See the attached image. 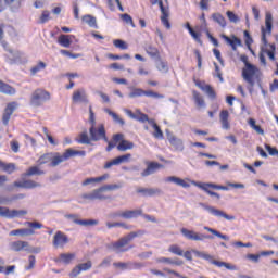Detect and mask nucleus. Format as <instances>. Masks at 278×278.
Instances as JSON below:
<instances>
[{"mask_svg": "<svg viewBox=\"0 0 278 278\" xmlns=\"http://www.w3.org/2000/svg\"><path fill=\"white\" fill-rule=\"evenodd\" d=\"M76 155L86 157V151L73 150V148H68L63 154H60V152L45 153L37 160V164L38 166H42L45 164H49L50 162L49 166L51 168H55V166H60L62 162H67V160H71V157H76Z\"/></svg>", "mask_w": 278, "mask_h": 278, "instance_id": "obj_1", "label": "nucleus"}, {"mask_svg": "<svg viewBox=\"0 0 278 278\" xmlns=\"http://www.w3.org/2000/svg\"><path fill=\"white\" fill-rule=\"evenodd\" d=\"M146 233H147V231H144V230L132 231V232L128 233L127 236L121 238L118 241L113 242L111 244V248L113 249V251H116L117 253H125V252L129 251V249H134V245L127 247V244H129L131 242V240H134V238L144 236Z\"/></svg>", "mask_w": 278, "mask_h": 278, "instance_id": "obj_2", "label": "nucleus"}, {"mask_svg": "<svg viewBox=\"0 0 278 278\" xmlns=\"http://www.w3.org/2000/svg\"><path fill=\"white\" fill-rule=\"evenodd\" d=\"M115 147L117 151L125 152L134 149V142L125 140V135L123 134H115L112 141L108 142L106 151H111Z\"/></svg>", "mask_w": 278, "mask_h": 278, "instance_id": "obj_3", "label": "nucleus"}, {"mask_svg": "<svg viewBox=\"0 0 278 278\" xmlns=\"http://www.w3.org/2000/svg\"><path fill=\"white\" fill-rule=\"evenodd\" d=\"M117 188L118 185H105L93 190L91 193H84L81 195V199H84L85 201H105L110 199L109 195H105V192H108L109 190H116Z\"/></svg>", "mask_w": 278, "mask_h": 278, "instance_id": "obj_4", "label": "nucleus"}, {"mask_svg": "<svg viewBox=\"0 0 278 278\" xmlns=\"http://www.w3.org/2000/svg\"><path fill=\"white\" fill-rule=\"evenodd\" d=\"M241 62L245 64V67L242 70V77L247 84H249L250 88H253L255 86V76L257 75L258 71L255 65L249 63V56L242 55Z\"/></svg>", "mask_w": 278, "mask_h": 278, "instance_id": "obj_5", "label": "nucleus"}, {"mask_svg": "<svg viewBox=\"0 0 278 278\" xmlns=\"http://www.w3.org/2000/svg\"><path fill=\"white\" fill-rule=\"evenodd\" d=\"M47 101H51V92L37 88L30 94L29 104L31 108H42Z\"/></svg>", "mask_w": 278, "mask_h": 278, "instance_id": "obj_6", "label": "nucleus"}, {"mask_svg": "<svg viewBox=\"0 0 278 278\" xmlns=\"http://www.w3.org/2000/svg\"><path fill=\"white\" fill-rule=\"evenodd\" d=\"M24 225L29 228H20L15 230H11L9 236H21V238H25L27 236H34L36 233V229H42V223L39 222H25Z\"/></svg>", "mask_w": 278, "mask_h": 278, "instance_id": "obj_7", "label": "nucleus"}, {"mask_svg": "<svg viewBox=\"0 0 278 278\" xmlns=\"http://www.w3.org/2000/svg\"><path fill=\"white\" fill-rule=\"evenodd\" d=\"M192 186H195L197 188H200V190H203L204 192H207L210 197H215L216 199H220V194L211 191L212 190H229V187L223 186V185H216L212 182H197L194 180L191 181Z\"/></svg>", "mask_w": 278, "mask_h": 278, "instance_id": "obj_8", "label": "nucleus"}, {"mask_svg": "<svg viewBox=\"0 0 278 278\" xmlns=\"http://www.w3.org/2000/svg\"><path fill=\"white\" fill-rule=\"evenodd\" d=\"M261 34H262V42L265 47H268V39L266 36H271L273 34V13L267 12L265 14V26L261 27Z\"/></svg>", "mask_w": 278, "mask_h": 278, "instance_id": "obj_9", "label": "nucleus"}, {"mask_svg": "<svg viewBox=\"0 0 278 278\" xmlns=\"http://www.w3.org/2000/svg\"><path fill=\"white\" fill-rule=\"evenodd\" d=\"M180 232L184 236V238H186L187 240H191L193 242H203V240H210L212 238V236L210 235H203L201 232H197L194 230H190L187 228H181Z\"/></svg>", "mask_w": 278, "mask_h": 278, "instance_id": "obj_10", "label": "nucleus"}, {"mask_svg": "<svg viewBox=\"0 0 278 278\" xmlns=\"http://www.w3.org/2000/svg\"><path fill=\"white\" fill-rule=\"evenodd\" d=\"M89 134H90L92 142H99V140H104L105 142H108L105 125H103V124H100L98 127L91 126L89 128Z\"/></svg>", "mask_w": 278, "mask_h": 278, "instance_id": "obj_11", "label": "nucleus"}, {"mask_svg": "<svg viewBox=\"0 0 278 278\" xmlns=\"http://www.w3.org/2000/svg\"><path fill=\"white\" fill-rule=\"evenodd\" d=\"M21 216H27L26 210H9L7 206H0L1 218H21Z\"/></svg>", "mask_w": 278, "mask_h": 278, "instance_id": "obj_12", "label": "nucleus"}, {"mask_svg": "<svg viewBox=\"0 0 278 278\" xmlns=\"http://www.w3.org/2000/svg\"><path fill=\"white\" fill-rule=\"evenodd\" d=\"M152 5H157L160 7L162 16H161V22L166 29H170V22L168 21V16H170V13L168 11V8L164 7V2L162 0H151Z\"/></svg>", "mask_w": 278, "mask_h": 278, "instance_id": "obj_13", "label": "nucleus"}, {"mask_svg": "<svg viewBox=\"0 0 278 278\" xmlns=\"http://www.w3.org/2000/svg\"><path fill=\"white\" fill-rule=\"evenodd\" d=\"M195 255L198 257H201L202 260H206V262H210V264H213L214 266H217L218 268H227V270H231V265H229V263H225L222 261H216L214 260V256L205 253V252H200V251H195Z\"/></svg>", "mask_w": 278, "mask_h": 278, "instance_id": "obj_14", "label": "nucleus"}, {"mask_svg": "<svg viewBox=\"0 0 278 278\" xmlns=\"http://www.w3.org/2000/svg\"><path fill=\"white\" fill-rule=\"evenodd\" d=\"M138 216H142V208H137L132 211H123V212H115L111 214V218H124L129 220L131 218H138Z\"/></svg>", "mask_w": 278, "mask_h": 278, "instance_id": "obj_15", "label": "nucleus"}, {"mask_svg": "<svg viewBox=\"0 0 278 278\" xmlns=\"http://www.w3.org/2000/svg\"><path fill=\"white\" fill-rule=\"evenodd\" d=\"M130 99H136L137 97H152L153 99H164V96L151 91V90H143L141 88H135L131 90V92L128 94Z\"/></svg>", "mask_w": 278, "mask_h": 278, "instance_id": "obj_16", "label": "nucleus"}, {"mask_svg": "<svg viewBox=\"0 0 278 278\" xmlns=\"http://www.w3.org/2000/svg\"><path fill=\"white\" fill-rule=\"evenodd\" d=\"M131 162V153H127L124 155H119L109 162H106L103 166L105 170L112 168V166H121V164H127Z\"/></svg>", "mask_w": 278, "mask_h": 278, "instance_id": "obj_17", "label": "nucleus"}, {"mask_svg": "<svg viewBox=\"0 0 278 278\" xmlns=\"http://www.w3.org/2000/svg\"><path fill=\"white\" fill-rule=\"evenodd\" d=\"M202 207L208 212V214H212V216H216V218H225L226 220H236V216L229 215L225 213L222 210H218L214 206L202 204Z\"/></svg>", "mask_w": 278, "mask_h": 278, "instance_id": "obj_18", "label": "nucleus"}, {"mask_svg": "<svg viewBox=\"0 0 278 278\" xmlns=\"http://www.w3.org/2000/svg\"><path fill=\"white\" fill-rule=\"evenodd\" d=\"M68 242H70L68 236H66V233L59 230L55 232L53 237L52 244L54 249H64V247H66Z\"/></svg>", "mask_w": 278, "mask_h": 278, "instance_id": "obj_19", "label": "nucleus"}, {"mask_svg": "<svg viewBox=\"0 0 278 278\" xmlns=\"http://www.w3.org/2000/svg\"><path fill=\"white\" fill-rule=\"evenodd\" d=\"M72 101L73 103H89L88 93L86 92V89H76L72 94Z\"/></svg>", "mask_w": 278, "mask_h": 278, "instance_id": "obj_20", "label": "nucleus"}, {"mask_svg": "<svg viewBox=\"0 0 278 278\" xmlns=\"http://www.w3.org/2000/svg\"><path fill=\"white\" fill-rule=\"evenodd\" d=\"M65 218L73 220L76 225H81L83 227H89L92 225H99L97 219H78L76 214L65 215Z\"/></svg>", "mask_w": 278, "mask_h": 278, "instance_id": "obj_21", "label": "nucleus"}, {"mask_svg": "<svg viewBox=\"0 0 278 278\" xmlns=\"http://www.w3.org/2000/svg\"><path fill=\"white\" fill-rule=\"evenodd\" d=\"M16 102H10L7 108L4 109V113L2 115V123L3 125H8L10 123V118L12 117V114H14V111L17 108Z\"/></svg>", "mask_w": 278, "mask_h": 278, "instance_id": "obj_22", "label": "nucleus"}, {"mask_svg": "<svg viewBox=\"0 0 278 278\" xmlns=\"http://www.w3.org/2000/svg\"><path fill=\"white\" fill-rule=\"evenodd\" d=\"M128 116L134 121H138L139 123H149V121H154L153 118H149V115L142 113L140 110H136V112L128 111Z\"/></svg>", "mask_w": 278, "mask_h": 278, "instance_id": "obj_23", "label": "nucleus"}, {"mask_svg": "<svg viewBox=\"0 0 278 278\" xmlns=\"http://www.w3.org/2000/svg\"><path fill=\"white\" fill-rule=\"evenodd\" d=\"M13 186H15V188H25L26 190H33L34 188H40L42 185L40 182L28 179L23 181H15Z\"/></svg>", "mask_w": 278, "mask_h": 278, "instance_id": "obj_24", "label": "nucleus"}, {"mask_svg": "<svg viewBox=\"0 0 278 278\" xmlns=\"http://www.w3.org/2000/svg\"><path fill=\"white\" fill-rule=\"evenodd\" d=\"M92 268V261H88L86 263L78 264L74 267L70 274L71 277H77L81 271L90 270Z\"/></svg>", "mask_w": 278, "mask_h": 278, "instance_id": "obj_25", "label": "nucleus"}, {"mask_svg": "<svg viewBox=\"0 0 278 278\" xmlns=\"http://www.w3.org/2000/svg\"><path fill=\"white\" fill-rule=\"evenodd\" d=\"M219 121L222 123V128L226 131L231 129V124L229 123V111L222 110L219 113Z\"/></svg>", "mask_w": 278, "mask_h": 278, "instance_id": "obj_26", "label": "nucleus"}, {"mask_svg": "<svg viewBox=\"0 0 278 278\" xmlns=\"http://www.w3.org/2000/svg\"><path fill=\"white\" fill-rule=\"evenodd\" d=\"M27 247H29V242L22 241V240L13 241L10 244L11 251H15V253H18L21 251H25V249H27Z\"/></svg>", "mask_w": 278, "mask_h": 278, "instance_id": "obj_27", "label": "nucleus"}, {"mask_svg": "<svg viewBox=\"0 0 278 278\" xmlns=\"http://www.w3.org/2000/svg\"><path fill=\"white\" fill-rule=\"evenodd\" d=\"M159 168H162V164L157 162H150L148 163L147 168L141 173L143 177H149V175H153Z\"/></svg>", "mask_w": 278, "mask_h": 278, "instance_id": "obj_28", "label": "nucleus"}, {"mask_svg": "<svg viewBox=\"0 0 278 278\" xmlns=\"http://www.w3.org/2000/svg\"><path fill=\"white\" fill-rule=\"evenodd\" d=\"M75 260V253H62L58 258L54 260L56 264H71V262Z\"/></svg>", "mask_w": 278, "mask_h": 278, "instance_id": "obj_29", "label": "nucleus"}, {"mask_svg": "<svg viewBox=\"0 0 278 278\" xmlns=\"http://www.w3.org/2000/svg\"><path fill=\"white\" fill-rule=\"evenodd\" d=\"M223 40H225V42H227V45H229L232 49V51H236V49H238V46L242 45V41L240 40V38L232 36V39L229 38L227 35H222Z\"/></svg>", "mask_w": 278, "mask_h": 278, "instance_id": "obj_30", "label": "nucleus"}, {"mask_svg": "<svg viewBox=\"0 0 278 278\" xmlns=\"http://www.w3.org/2000/svg\"><path fill=\"white\" fill-rule=\"evenodd\" d=\"M71 38H73V35H60L58 38V45H60V47H64L65 49H70L71 45H73V41L71 40Z\"/></svg>", "mask_w": 278, "mask_h": 278, "instance_id": "obj_31", "label": "nucleus"}, {"mask_svg": "<svg viewBox=\"0 0 278 278\" xmlns=\"http://www.w3.org/2000/svg\"><path fill=\"white\" fill-rule=\"evenodd\" d=\"M157 264H169L170 266H184V261L173 260L168 257H159L156 258Z\"/></svg>", "mask_w": 278, "mask_h": 278, "instance_id": "obj_32", "label": "nucleus"}, {"mask_svg": "<svg viewBox=\"0 0 278 278\" xmlns=\"http://www.w3.org/2000/svg\"><path fill=\"white\" fill-rule=\"evenodd\" d=\"M137 192L138 194H143L144 197H155V194H160L162 191L153 188H139L137 189Z\"/></svg>", "mask_w": 278, "mask_h": 278, "instance_id": "obj_33", "label": "nucleus"}, {"mask_svg": "<svg viewBox=\"0 0 278 278\" xmlns=\"http://www.w3.org/2000/svg\"><path fill=\"white\" fill-rule=\"evenodd\" d=\"M149 125H151V127H153L154 129L153 137L157 140H162L164 138V132L162 131V128H160L157 123H155V119L149 121Z\"/></svg>", "mask_w": 278, "mask_h": 278, "instance_id": "obj_34", "label": "nucleus"}, {"mask_svg": "<svg viewBox=\"0 0 278 278\" xmlns=\"http://www.w3.org/2000/svg\"><path fill=\"white\" fill-rule=\"evenodd\" d=\"M166 181L176 184V186H181V188H190V184L186 182V180L176 177V176H169L166 178Z\"/></svg>", "mask_w": 278, "mask_h": 278, "instance_id": "obj_35", "label": "nucleus"}, {"mask_svg": "<svg viewBox=\"0 0 278 278\" xmlns=\"http://www.w3.org/2000/svg\"><path fill=\"white\" fill-rule=\"evenodd\" d=\"M192 94L197 108H199V110H201V108H205V99H203V96H201L197 90H193Z\"/></svg>", "mask_w": 278, "mask_h": 278, "instance_id": "obj_36", "label": "nucleus"}, {"mask_svg": "<svg viewBox=\"0 0 278 278\" xmlns=\"http://www.w3.org/2000/svg\"><path fill=\"white\" fill-rule=\"evenodd\" d=\"M0 92H2V94H16V89H14V87L10 86L9 84L0 80Z\"/></svg>", "mask_w": 278, "mask_h": 278, "instance_id": "obj_37", "label": "nucleus"}, {"mask_svg": "<svg viewBox=\"0 0 278 278\" xmlns=\"http://www.w3.org/2000/svg\"><path fill=\"white\" fill-rule=\"evenodd\" d=\"M108 177H110V175L104 174L99 177L87 178L83 181V186H89V184H101V181H105V179H108Z\"/></svg>", "mask_w": 278, "mask_h": 278, "instance_id": "obj_38", "label": "nucleus"}, {"mask_svg": "<svg viewBox=\"0 0 278 278\" xmlns=\"http://www.w3.org/2000/svg\"><path fill=\"white\" fill-rule=\"evenodd\" d=\"M78 144H92V137L88 136L87 131L80 132L78 139H76Z\"/></svg>", "mask_w": 278, "mask_h": 278, "instance_id": "obj_39", "label": "nucleus"}, {"mask_svg": "<svg viewBox=\"0 0 278 278\" xmlns=\"http://www.w3.org/2000/svg\"><path fill=\"white\" fill-rule=\"evenodd\" d=\"M212 18L214 23H217V25L222 26L223 28L227 27V20L225 18V16H223V14L213 13Z\"/></svg>", "mask_w": 278, "mask_h": 278, "instance_id": "obj_40", "label": "nucleus"}, {"mask_svg": "<svg viewBox=\"0 0 278 278\" xmlns=\"http://www.w3.org/2000/svg\"><path fill=\"white\" fill-rule=\"evenodd\" d=\"M5 261L0 257V273H4V275H11V273H14L16 270V266L10 265L7 268L4 267Z\"/></svg>", "mask_w": 278, "mask_h": 278, "instance_id": "obj_41", "label": "nucleus"}, {"mask_svg": "<svg viewBox=\"0 0 278 278\" xmlns=\"http://www.w3.org/2000/svg\"><path fill=\"white\" fill-rule=\"evenodd\" d=\"M25 177H34V175H45V170L40 169L38 166L29 167L24 174Z\"/></svg>", "mask_w": 278, "mask_h": 278, "instance_id": "obj_42", "label": "nucleus"}, {"mask_svg": "<svg viewBox=\"0 0 278 278\" xmlns=\"http://www.w3.org/2000/svg\"><path fill=\"white\" fill-rule=\"evenodd\" d=\"M108 5L111 12H114V10H116V5L121 12H125L123 4H121V0H108Z\"/></svg>", "mask_w": 278, "mask_h": 278, "instance_id": "obj_43", "label": "nucleus"}, {"mask_svg": "<svg viewBox=\"0 0 278 278\" xmlns=\"http://www.w3.org/2000/svg\"><path fill=\"white\" fill-rule=\"evenodd\" d=\"M187 29H188L190 36H192L194 38L195 42H198L199 45H203V40H201V34L194 31L192 26H190V23H187Z\"/></svg>", "mask_w": 278, "mask_h": 278, "instance_id": "obj_44", "label": "nucleus"}, {"mask_svg": "<svg viewBox=\"0 0 278 278\" xmlns=\"http://www.w3.org/2000/svg\"><path fill=\"white\" fill-rule=\"evenodd\" d=\"M205 231H208V233H213V236H216L217 238H220L222 240H229V236L223 235L220 231L213 229L211 227L205 226Z\"/></svg>", "mask_w": 278, "mask_h": 278, "instance_id": "obj_45", "label": "nucleus"}, {"mask_svg": "<svg viewBox=\"0 0 278 278\" xmlns=\"http://www.w3.org/2000/svg\"><path fill=\"white\" fill-rule=\"evenodd\" d=\"M104 112H106V114H109V116H111L115 123H118V125H125V121L121 118L118 114L114 113V111L105 109Z\"/></svg>", "mask_w": 278, "mask_h": 278, "instance_id": "obj_46", "label": "nucleus"}, {"mask_svg": "<svg viewBox=\"0 0 278 278\" xmlns=\"http://www.w3.org/2000/svg\"><path fill=\"white\" fill-rule=\"evenodd\" d=\"M46 68H47V63L39 61L37 65L30 68V73L31 75H37V73H40V71H45Z\"/></svg>", "mask_w": 278, "mask_h": 278, "instance_id": "obj_47", "label": "nucleus"}, {"mask_svg": "<svg viewBox=\"0 0 278 278\" xmlns=\"http://www.w3.org/2000/svg\"><path fill=\"white\" fill-rule=\"evenodd\" d=\"M3 173H8V175H12L14 170H16V164L14 163H2Z\"/></svg>", "mask_w": 278, "mask_h": 278, "instance_id": "obj_48", "label": "nucleus"}, {"mask_svg": "<svg viewBox=\"0 0 278 278\" xmlns=\"http://www.w3.org/2000/svg\"><path fill=\"white\" fill-rule=\"evenodd\" d=\"M146 52L150 55V58H157L160 60V50L156 47L148 46L146 48Z\"/></svg>", "mask_w": 278, "mask_h": 278, "instance_id": "obj_49", "label": "nucleus"}, {"mask_svg": "<svg viewBox=\"0 0 278 278\" xmlns=\"http://www.w3.org/2000/svg\"><path fill=\"white\" fill-rule=\"evenodd\" d=\"M83 21H85L87 25H89V27H93V29H97V17L92 15H85L83 16Z\"/></svg>", "mask_w": 278, "mask_h": 278, "instance_id": "obj_50", "label": "nucleus"}, {"mask_svg": "<svg viewBox=\"0 0 278 278\" xmlns=\"http://www.w3.org/2000/svg\"><path fill=\"white\" fill-rule=\"evenodd\" d=\"M248 123H249L250 127H252V129H254V131H256V134L264 136V129H262V126H260L255 123V119L250 118Z\"/></svg>", "mask_w": 278, "mask_h": 278, "instance_id": "obj_51", "label": "nucleus"}, {"mask_svg": "<svg viewBox=\"0 0 278 278\" xmlns=\"http://www.w3.org/2000/svg\"><path fill=\"white\" fill-rule=\"evenodd\" d=\"M113 45L116 49H121L122 51H126V49H129L127 42L123 41L122 39L113 40Z\"/></svg>", "mask_w": 278, "mask_h": 278, "instance_id": "obj_52", "label": "nucleus"}, {"mask_svg": "<svg viewBox=\"0 0 278 278\" xmlns=\"http://www.w3.org/2000/svg\"><path fill=\"white\" fill-rule=\"evenodd\" d=\"M119 18L126 23V25H130L131 27H136V24L134 23V18L131 17V15L124 13L119 15Z\"/></svg>", "mask_w": 278, "mask_h": 278, "instance_id": "obj_53", "label": "nucleus"}, {"mask_svg": "<svg viewBox=\"0 0 278 278\" xmlns=\"http://www.w3.org/2000/svg\"><path fill=\"white\" fill-rule=\"evenodd\" d=\"M169 253H173L174 255H184V250H181V247L177 244H172L168 249Z\"/></svg>", "mask_w": 278, "mask_h": 278, "instance_id": "obj_54", "label": "nucleus"}, {"mask_svg": "<svg viewBox=\"0 0 278 278\" xmlns=\"http://www.w3.org/2000/svg\"><path fill=\"white\" fill-rule=\"evenodd\" d=\"M114 268H117L119 270H130V264L128 263H123V262H117L113 263Z\"/></svg>", "mask_w": 278, "mask_h": 278, "instance_id": "obj_55", "label": "nucleus"}, {"mask_svg": "<svg viewBox=\"0 0 278 278\" xmlns=\"http://www.w3.org/2000/svg\"><path fill=\"white\" fill-rule=\"evenodd\" d=\"M226 16L228 17L230 23H240V17L232 11H227Z\"/></svg>", "mask_w": 278, "mask_h": 278, "instance_id": "obj_56", "label": "nucleus"}, {"mask_svg": "<svg viewBox=\"0 0 278 278\" xmlns=\"http://www.w3.org/2000/svg\"><path fill=\"white\" fill-rule=\"evenodd\" d=\"M169 144H172V147H176V149H179V147H181V144H184V142L181 141V139H178L175 136L169 137Z\"/></svg>", "mask_w": 278, "mask_h": 278, "instance_id": "obj_57", "label": "nucleus"}, {"mask_svg": "<svg viewBox=\"0 0 278 278\" xmlns=\"http://www.w3.org/2000/svg\"><path fill=\"white\" fill-rule=\"evenodd\" d=\"M157 71L160 73H168V63L164 61H160L159 64L156 65Z\"/></svg>", "mask_w": 278, "mask_h": 278, "instance_id": "obj_58", "label": "nucleus"}, {"mask_svg": "<svg viewBox=\"0 0 278 278\" xmlns=\"http://www.w3.org/2000/svg\"><path fill=\"white\" fill-rule=\"evenodd\" d=\"M89 123L91 127H97V119L94 117V111H92V106H89Z\"/></svg>", "mask_w": 278, "mask_h": 278, "instance_id": "obj_59", "label": "nucleus"}, {"mask_svg": "<svg viewBox=\"0 0 278 278\" xmlns=\"http://www.w3.org/2000/svg\"><path fill=\"white\" fill-rule=\"evenodd\" d=\"M204 92H206L207 97H210V99H216V91L214 90V88L208 85L206 87V89H204Z\"/></svg>", "mask_w": 278, "mask_h": 278, "instance_id": "obj_60", "label": "nucleus"}, {"mask_svg": "<svg viewBox=\"0 0 278 278\" xmlns=\"http://www.w3.org/2000/svg\"><path fill=\"white\" fill-rule=\"evenodd\" d=\"M243 36L245 38V45L247 47H250L253 45V37H251V34L249 33V30H244L243 31Z\"/></svg>", "mask_w": 278, "mask_h": 278, "instance_id": "obj_61", "label": "nucleus"}, {"mask_svg": "<svg viewBox=\"0 0 278 278\" xmlns=\"http://www.w3.org/2000/svg\"><path fill=\"white\" fill-rule=\"evenodd\" d=\"M130 270H140V268H144V264L138 262H129Z\"/></svg>", "mask_w": 278, "mask_h": 278, "instance_id": "obj_62", "label": "nucleus"}, {"mask_svg": "<svg viewBox=\"0 0 278 278\" xmlns=\"http://www.w3.org/2000/svg\"><path fill=\"white\" fill-rule=\"evenodd\" d=\"M271 50H265V53L268 55L271 62H275V45H270Z\"/></svg>", "mask_w": 278, "mask_h": 278, "instance_id": "obj_63", "label": "nucleus"}, {"mask_svg": "<svg viewBox=\"0 0 278 278\" xmlns=\"http://www.w3.org/2000/svg\"><path fill=\"white\" fill-rule=\"evenodd\" d=\"M51 18V13L49 11H43L40 16V23H47Z\"/></svg>", "mask_w": 278, "mask_h": 278, "instance_id": "obj_64", "label": "nucleus"}]
</instances>
